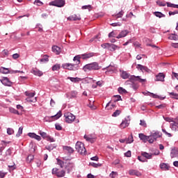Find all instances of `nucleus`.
Instances as JSON below:
<instances>
[{"instance_id": "45", "label": "nucleus", "mask_w": 178, "mask_h": 178, "mask_svg": "<svg viewBox=\"0 0 178 178\" xmlns=\"http://www.w3.org/2000/svg\"><path fill=\"white\" fill-rule=\"evenodd\" d=\"M120 113H122V111H120V110H116V111L112 114V116H113V118H116V117L119 116V115H120Z\"/></svg>"}, {"instance_id": "49", "label": "nucleus", "mask_w": 178, "mask_h": 178, "mask_svg": "<svg viewBox=\"0 0 178 178\" xmlns=\"http://www.w3.org/2000/svg\"><path fill=\"white\" fill-rule=\"evenodd\" d=\"M57 163L60 166V168H63V165H65V162H63L62 160L59 159H56Z\"/></svg>"}, {"instance_id": "43", "label": "nucleus", "mask_w": 178, "mask_h": 178, "mask_svg": "<svg viewBox=\"0 0 178 178\" xmlns=\"http://www.w3.org/2000/svg\"><path fill=\"white\" fill-rule=\"evenodd\" d=\"M33 159H34V155L29 154L26 158V162H28V163H30V162H31Z\"/></svg>"}, {"instance_id": "55", "label": "nucleus", "mask_w": 178, "mask_h": 178, "mask_svg": "<svg viewBox=\"0 0 178 178\" xmlns=\"http://www.w3.org/2000/svg\"><path fill=\"white\" fill-rule=\"evenodd\" d=\"M170 95H171L172 98H174V99H178V94L175 92H170Z\"/></svg>"}, {"instance_id": "28", "label": "nucleus", "mask_w": 178, "mask_h": 178, "mask_svg": "<svg viewBox=\"0 0 178 178\" xmlns=\"http://www.w3.org/2000/svg\"><path fill=\"white\" fill-rule=\"evenodd\" d=\"M52 51L56 54V55H59L60 54V47L58 46H53L52 47Z\"/></svg>"}, {"instance_id": "53", "label": "nucleus", "mask_w": 178, "mask_h": 178, "mask_svg": "<svg viewBox=\"0 0 178 178\" xmlns=\"http://www.w3.org/2000/svg\"><path fill=\"white\" fill-rule=\"evenodd\" d=\"M156 108H157V109H165V108H166V104H162L159 106H156Z\"/></svg>"}, {"instance_id": "8", "label": "nucleus", "mask_w": 178, "mask_h": 178, "mask_svg": "<svg viewBox=\"0 0 178 178\" xmlns=\"http://www.w3.org/2000/svg\"><path fill=\"white\" fill-rule=\"evenodd\" d=\"M130 80L131 81H138L139 83H145V81H147V79H141V76H131L130 77Z\"/></svg>"}, {"instance_id": "3", "label": "nucleus", "mask_w": 178, "mask_h": 178, "mask_svg": "<svg viewBox=\"0 0 178 178\" xmlns=\"http://www.w3.org/2000/svg\"><path fill=\"white\" fill-rule=\"evenodd\" d=\"M63 69H66L67 70H72L76 72L79 69V66L77 65H74V63H65L62 65Z\"/></svg>"}, {"instance_id": "50", "label": "nucleus", "mask_w": 178, "mask_h": 178, "mask_svg": "<svg viewBox=\"0 0 178 178\" xmlns=\"http://www.w3.org/2000/svg\"><path fill=\"white\" fill-rule=\"evenodd\" d=\"M14 133H15V130H13V129L12 128L7 129V134H8V136H12V134H13Z\"/></svg>"}, {"instance_id": "7", "label": "nucleus", "mask_w": 178, "mask_h": 178, "mask_svg": "<svg viewBox=\"0 0 178 178\" xmlns=\"http://www.w3.org/2000/svg\"><path fill=\"white\" fill-rule=\"evenodd\" d=\"M1 83L3 84V86H6L7 87H12L13 82L10 81L8 79V77H3L2 79L0 80Z\"/></svg>"}, {"instance_id": "27", "label": "nucleus", "mask_w": 178, "mask_h": 178, "mask_svg": "<svg viewBox=\"0 0 178 178\" xmlns=\"http://www.w3.org/2000/svg\"><path fill=\"white\" fill-rule=\"evenodd\" d=\"M67 80H70V81H72V83H79V81H81V79L79 78V77H70L68 76Z\"/></svg>"}, {"instance_id": "52", "label": "nucleus", "mask_w": 178, "mask_h": 178, "mask_svg": "<svg viewBox=\"0 0 178 178\" xmlns=\"http://www.w3.org/2000/svg\"><path fill=\"white\" fill-rule=\"evenodd\" d=\"M148 143H149V144H152L154 141H156V139H154V137L151 136V134L148 136Z\"/></svg>"}, {"instance_id": "54", "label": "nucleus", "mask_w": 178, "mask_h": 178, "mask_svg": "<svg viewBox=\"0 0 178 178\" xmlns=\"http://www.w3.org/2000/svg\"><path fill=\"white\" fill-rule=\"evenodd\" d=\"M118 35V33H116L115 31H111L110 33H108V37L109 38H116V35Z\"/></svg>"}, {"instance_id": "26", "label": "nucleus", "mask_w": 178, "mask_h": 178, "mask_svg": "<svg viewBox=\"0 0 178 178\" xmlns=\"http://www.w3.org/2000/svg\"><path fill=\"white\" fill-rule=\"evenodd\" d=\"M142 156L146 158V159H152V154L147 153L145 152H142L141 153Z\"/></svg>"}, {"instance_id": "4", "label": "nucleus", "mask_w": 178, "mask_h": 178, "mask_svg": "<svg viewBox=\"0 0 178 178\" xmlns=\"http://www.w3.org/2000/svg\"><path fill=\"white\" fill-rule=\"evenodd\" d=\"M62 117V111H58L56 115L51 116H46L44 118L45 122H54V120H58L59 118Z\"/></svg>"}, {"instance_id": "60", "label": "nucleus", "mask_w": 178, "mask_h": 178, "mask_svg": "<svg viewBox=\"0 0 178 178\" xmlns=\"http://www.w3.org/2000/svg\"><path fill=\"white\" fill-rule=\"evenodd\" d=\"M140 125L143 127H147V122H145V120H140Z\"/></svg>"}, {"instance_id": "25", "label": "nucleus", "mask_w": 178, "mask_h": 178, "mask_svg": "<svg viewBox=\"0 0 178 178\" xmlns=\"http://www.w3.org/2000/svg\"><path fill=\"white\" fill-rule=\"evenodd\" d=\"M106 69H107L108 72H116L117 70L116 66L113 65L111 64L108 65L107 67L104 68L103 70H105Z\"/></svg>"}, {"instance_id": "59", "label": "nucleus", "mask_w": 178, "mask_h": 178, "mask_svg": "<svg viewBox=\"0 0 178 178\" xmlns=\"http://www.w3.org/2000/svg\"><path fill=\"white\" fill-rule=\"evenodd\" d=\"M46 140H47V141H50V143H54V142H55V139H54V138H52V137H51V136H48V135H47V137L46 138Z\"/></svg>"}, {"instance_id": "23", "label": "nucleus", "mask_w": 178, "mask_h": 178, "mask_svg": "<svg viewBox=\"0 0 178 178\" xmlns=\"http://www.w3.org/2000/svg\"><path fill=\"white\" fill-rule=\"evenodd\" d=\"M83 138H85V140H86V141H89L92 144L93 143H95V138H93L91 135H88V136L85 135L83 136Z\"/></svg>"}, {"instance_id": "17", "label": "nucleus", "mask_w": 178, "mask_h": 178, "mask_svg": "<svg viewBox=\"0 0 178 178\" xmlns=\"http://www.w3.org/2000/svg\"><path fill=\"white\" fill-rule=\"evenodd\" d=\"M108 51H111V52H115L116 49H120V47L115 44H110L108 45Z\"/></svg>"}, {"instance_id": "22", "label": "nucleus", "mask_w": 178, "mask_h": 178, "mask_svg": "<svg viewBox=\"0 0 178 178\" xmlns=\"http://www.w3.org/2000/svg\"><path fill=\"white\" fill-rule=\"evenodd\" d=\"M165 74L163 73H159L156 76V81H164Z\"/></svg>"}, {"instance_id": "9", "label": "nucleus", "mask_w": 178, "mask_h": 178, "mask_svg": "<svg viewBox=\"0 0 178 178\" xmlns=\"http://www.w3.org/2000/svg\"><path fill=\"white\" fill-rule=\"evenodd\" d=\"M136 69H138V70H140V72H143V73H144V72H146V73H149L150 72V70L146 66L141 64H138L136 65Z\"/></svg>"}, {"instance_id": "32", "label": "nucleus", "mask_w": 178, "mask_h": 178, "mask_svg": "<svg viewBox=\"0 0 178 178\" xmlns=\"http://www.w3.org/2000/svg\"><path fill=\"white\" fill-rule=\"evenodd\" d=\"M80 56H76L74 57L73 60L74 62H75V63L74 65H76V66H79V65L80 64L81 61H80Z\"/></svg>"}, {"instance_id": "14", "label": "nucleus", "mask_w": 178, "mask_h": 178, "mask_svg": "<svg viewBox=\"0 0 178 178\" xmlns=\"http://www.w3.org/2000/svg\"><path fill=\"white\" fill-rule=\"evenodd\" d=\"M31 73L34 74V76H38V77H41V76L44 74L42 71H40V70L37 68H33L31 71Z\"/></svg>"}, {"instance_id": "48", "label": "nucleus", "mask_w": 178, "mask_h": 178, "mask_svg": "<svg viewBox=\"0 0 178 178\" xmlns=\"http://www.w3.org/2000/svg\"><path fill=\"white\" fill-rule=\"evenodd\" d=\"M39 134L42 137V138H47L48 137V134L42 131H40Z\"/></svg>"}, {"instance_id": "15", "label": "nucleus", "mask_w": 178, "mask_h": 178, "mask_svg": "<svg viewBox=\"0 0 178 178\" xmlns=\"http://www.w3.org/2000/svg\"><path fill=\"white\" fill-rule=\"evenodd\" d=\"M151 137H153V140H156L157 138H160V137H162V133L159 131H154L150 133Z\"/></svg>"}, {"instance_id": "6", "label": "nucleus", "mask_w": 178, "mask_h": 178, "mask_svg": "<svg viewBox=\"0 0 178 178\" xmlns=\"http://www.w3.org/2000/svg\"><path fill=\"white\" fill-rule=\"evenodd\" d=\"M65 120L66 123H73L74 120H76V116L73 115L72 113H65L64 114Z\"/></svg>"}, {"instance_id": "56", "label": "nucleus", "mask_w": 178, "mask_h": 178, "mask_svg": "<svg viewBox=\"0 0 178 178\" xmlns=\"http://www.w3.org/2000/svg\"><path fill=\"white\" fill-rule=\"evenodd\" d=\"M163 118L164 120H165V122H172V123L175 121V120H173V118H170L169 117L163 116Z\"/></svg>"}, {"instance_id": "19", "label": "nucleus", "mask_w": 178, "mask_h": 178, "mask_svg": "<svg viewBox=\"0 0 178 178\" xmlns=\"http://www.w3.org/2000/svg\"><path fill=\"white\" fill-rule=\"evenodd\" d=\"M159 166L160 168L164 171L169 170V169H170V165L166 163H161Z\"/></svg>"}, {"instance_id": "30", "label": "nucleus", "mask_w": 178, "mask_h": 178, "mask_svg": "<svg viewBox=\"0 0 178 178\" xmlns=\"http://www.w3.org/2000/svg\"><path fill=\"white\" fill-rule=\"evenodd\" d=\"M64 151H67L69 154H73L74 152V149L72 147L69 146H63Z\"/></svg>"}, {"instance_id": "21", "label": "nucleus", "mask_w": 178, "mask_h": 178, "mask_svg": "<svg viewBox=\"0 0 178 178\" xmlns=\"http://www.w3.org/2000/svg\"><path fill=\"white\" fill-rule=\"evenodd\" d=\"M138 137H139L140 140H141L142 141H143V143H147V142H148V139L149 138L148 137V136L144 135V134H138Z\"/></svg>"}, {"instance_id": "41", "label": "nucleus", "mask_w": 178, "mask_h": 178, "mask_svg": "<svg viewBox=\"0 0 178 178\" xmlns=\"http://www.w3.org/2000/svg\"><path fill=\"white\" fill-rule=\"evenodd\" d=\"M8 168H9V172H13V170H15L16 169V164H15V163H13L12 165H8Z\"/></svg>"}, {"instance_id": "10", "label": "nucleus", "mask_w": 178, "mask_h": 178, "mask_svg": "<svg viewBox=\"0 0 178 178\" xmlns=\"http://www.w3.org/2000/svg\"><path fill=\"white\" fill-rule=\"evenodd\" d=\"M170 127L173 131H178V119L177 118H176L175 120L170 124Z\"/></svg>"}, {"instance_id": "16", "label": "nucleus", "mask_w": 178, "mask_h": 178, "mask_svg": "<svg viewBox=\"0 0 178 178\" xmlns=\"http://www.w3.org/2000/svg\"><path fill=\"white\" fill-rule=\"evenodd\" d=\"M129 124H130V120L127 119H124V120H122V123L120 124V127L121 129H126V127H129Z\"/></svg>"}, {"instance_id": "33", "label": "nucleus", "mask_w": 178, "mask_h": 178, "mask_svg": "<svg viewBox=\"0 0 178 178\" xmlns=\"http://www.w3.org/2000/svg\"><path fill=\"white\" fill-rule=\"evenodd\" d=\"M121 77L126 80V79H129V77H130V74L127 73V72L123 71L121 74Z\"/></svg>"}, {"instance_id": "20", "label": "nucleus", "mask_w": 178, "mask_h": 178, "mask_svg": "<svg viewBox=\"0 0 178 178\" xmlns=\"http://www.w3.org/2000/svg\"><path fill=\"white\" fill-rule=\"evenodd\" d=\"M77 91L72 90L70 92L67 94V98H76L77 97Z\"/></svg>"}, {"instance_id": "46", "label": "nucleus", "mask_w": 178, "mask_h": 178, "mask_svg": "<svg viewBox=\"0 0 178 178\" xmlns=\"http://www.w3.org/2000/svg\"><path fill=\"white\" fill-rule=\"evenodd\" d=\"M118 92L119 94H126V92H127V91L126 90V89L120 87L118 88Z\"/></svg>"}, {"instance_id": "44", "label": "nucleus", "mask_w": 178, "mask_h": 178, "mask_svg": "<svg viewBox=\"0 0 178 178\" xmlns=\"http://www.w3.org/2000/svg\"><path fill=\"white\" fill-rule=\"evenodd\" d=\"M90 165L92 166V168H101V166H102V164L95 163H90Z\"/></svg>"}, {"instance_id": "35", "label": "nucleus", "mask_w": 178, "mask_h": 178, "mask_svg": "<svg viewBox=\"0 0 178 178\" xmlns=\"http://www.w3.org/2000/svg\"><path fill=\"white\" fill-rule=\"evenodd\" d=\"M124 15V11H123V10H122L118 13L113 15V16L115 17V19H119L120 17H122Z\"/></svg>"}, {"instance_id": "11", "label": "nucleus", "mask_w": 178, "mask_h": 178, "mask_svg": "<svg viewBox=\"0 0 178 178\" xmlns=\"http://www.w3.org/2000/svg\"><path fill=\"white\" fill-rule=\"evenodd\" d=\"M129 33H130L129 30H122L120 31L119 35L116 36V38H118V40L120 38H124V37H126L129 34Z\"/></svg>"}, {"instance_id": "64", "label": "nucleus", "mask_w": 178, "mask_h": 178, "mask_svg": "<svg viewBox=\"0 0 178 178\" xmlns=\"http://www.w3.org/2000/svg\"><path fill=\"white\" fill-rule=\"evenodd\" d=\"M7 173L6 172H3L2 171H0V178H3L5 177V176H6Z\"/></svg>"}, {"instance_id": "34", "label": "nucleus", "mask_w": 178, "mask_h": 178, "mask_svg": "<svg viewBox=\"0 0 178 178\" xmlns=\"http://www.w3.org/2000/svg\"><path fill=\"white\" fill-rule=\"evenodd\" d=\"M65 175H66V172L65 170L58 171L56 173L57 177H65Z\"/></svg>"}, {"instance_id": "40", "label": "nucleus", "mask_w": 178, "mask_h": 178, "mask_svg": "<svg viewBox=\"0 0 178 178\" xmlns=\"http://www.w3.org/2000/svg\"><path fill=\"white\" fill-rule=\"evenodd\" d=\"M25 95L29 98H34L35 92H25Z\"/></svg>"}, {"instance_id": "31", "label": "nucleus", "mask_w": 178, "mask_h": 178, "mask_svg": "<svg viewBox=\"0 0 178 178\" xmlns=\"http://www.w3.org/2000/svg\"><path fill=\"white\" fill-rule=\"evenodd\" d=\"M170 156L172 159L173 158H177L178 156V151L175 149H172L170 152Z\"/></svg>"}, {"instance_id": "62", "label": "nucleus", "mask_w": 178, "mask_h": 178, "mask_svg": "<svg viewBox=\"0 0 178 178\" xmlns=\"http://www.w3.org/2000/svg\"><path fill=\"white\" fill-rule=\"evenodd\" d=\"M34 5H37L38 6H41V5H42V3L40 0H35L34 2Z\"/></svg>"}, {"instance_id": "63", "label": "nucleus", "mask_w": 178, "mask_h": 178, "mask_svg": "<svg viewBox=\"0 0 178 178\" xmlns=\"http://www.w3.org/2000/svg\"><path fill=\"white\" fill-rule=\"evenodd\" d=\"M55 127L56 130H62V127L59 124H56Z\"/></svg>"}, {"instance_id": "42", "label": "nucleus", "mask_w": 178, "mask_h": 178, "mask_svg": "<svg viewBox=\"0 0 178 178\" xmlns=\"http://www.w3.org/2000/svg\"><path fill=\"white\" fill-rule=\"evenodd\" d=\"M23 134V127H20L18 129V131L16 134V137H20Z\"/></svg>"}, {"instance_id": "24", "label": "nucleus", "mask_w": 178, "mask_h": 178, "mask_svg": "<svg viewBox=\"0 0 178 178\" xmlns=\"http://www.w3.org/2000/svg\"><path fill=\"white\" fill-rule=\"evenodd\" d=\"M67 20H70L71 22H76L77 20H81V18L80 17H77V15H74L68 17Z\"/></svg>"}, {"instance_id": "57", "label": "nucleus", "mask_w": 178, "mask_h": 178, "mask_svg": "<svg viewBox=\"0 0 178 178\" xmlns=\"http://www.w3.org/2000/svg\"><path fill=\"white\" fill-rule=\"evenodd\" d=\"M49 60L48 56H44L43 58L40 59V62H48Z\"/></svg>"}, {"instance_id": "1", "label": "nucleus", "mask_w": 178, "mask_h": 178, "mask_svg": "<svg viewBox=\"0 0 178 178\" xmlns=\"http://www.w3.org/2000/svg\"><path fill=\"white\" fill-rule=\"evenodd\" d=\"M99 69H101V67L97 62L86 64L83 67V70H84L85 72H90L91 70H99Z\"/></svg>"}, {"instance_id": "18", "label": "nucleus", "mask_w": 178, "mask_h": 178, "mask_svg": "<svg viewBox=\"0 0 178 178\" xmlns=\"http://www.w3.org/2000/svg\"><path fill=\"white\" fill-rule=\"evenodd\" d=\"M129 173L131 176H137L138 177L141 176V172L137 170H129Z\"/></svg>"}, {"instance_id": "29", "label": "nucleus", "mask_w": 178, "mask_h": 178, "mask_svg": "<svg viewBox=\"0 0 178 178\" xmlns=\"http://www.w3.org/2000/svg\"><path fill=\"white\" fill-rule=\"evenodd\" d=\"M0 73H2L3 74H8V73H12V71H10L9 68L1 67L0 68Z\"/></svg>"}, {"instance_id": "38", "label": "nucleus", "mask_w": 178, "mask_h": 178, "mask_svg": "<svg viewBox=\"0 0 178 178\" xmlns=\"http://www.w3.org/2000/svg\"><path fill=\"white\" fill-rule=\"evenodd\" d=\"M154 16H156V17H159V18H161V17H165V15L164 14H163L162 13H161V12H154Z\"/></svg>"}, {"instance_id": "61", "label": "nucleus", "mask_w": 178, "mask_h": 178, "mask_svg": "<svg viewBox=\"0 0 178 178\" xmlns=\"http://www.w3.org/2000/svg\"><path fill=\"white\" fill-rule=\"evenodd\" d=\"M102 48H104V49H108L109 47V43H104L101 45Z\"/></svg>"}, {"instance_id": "47", "label": "nucleus", "mask_w": 178, "mask_h": 178, "mask_svg": "<svg viewBox=\"0 0 178 178\" xmlns=\"http://www.w3.org/2000/svg\"><path fill=\"white\" fill-rule=\"evenodd\" d=\"M134 140L133 139V136H130L127 138V144H131Z\"/></svg>"}, {"instance_id": "5", "label": "nucleus", "mask_w": 178, "mask_h": 178, "mask_svg": "<svg viewBox=\"0 0 178 178\" xmlns=\"http://www.w3.org/2000/svg\"><path fill=\"white\" fill-rule=\"evenodd\" d=\"M65 4L66 1L65 0H54L49 3L50 6H56L57 8H63Z\"/></svg>"}, {"instance_id": "12", "label": "nucleus", "mask_w": 178, "mask_h": 178, "mask_svg": "<svg viewBox=\"0 0 178 178\" xmlns=\"http://www.w3.org/2000/svg\"><path fill=\"white\" fill-rule=\"evenodd\" d=\"M92 56H95V53L94 52L85 53L81 55V58H82V59L83 60L90 59V58H92Z\"/></svg>"}, {"instance_id": "2", "label": "nucleus", "mask_w": 178, "mask_h": 178, "mask_svg": "<svg viewBox=\"0 0 178 178\" xmlns=\"http://www.w3.org/2000/svg\"><path fill=\"white\" fill-rule=\"evenodd\" d=\"M75 148L79 154H81V155H86L87 150L86 149V147H84V144L83 143L77 142L75 145Z\"/></svg>"}, {"instance_id": "37", "label": "nucleus", "mask_w": 178, "mask_h": 178, "mask_svg": "<svg viewBox=\"0 0 178 178\" xmlns=\"http://www.w3.org/2000/svg\"><path fill=\"white\" fill-rule=\"evenodd\" d=\"M60 70V64H56L52 67L53 72H58Z\"/></svg>"}, {"instance_id": "13", "label": "nucleus", "mask_w": 178, "mask_h": 178, "mask_svg": "<svg viewBox=\"0 0 178 178\" xmlns=\"http://www.w3.org/2000/svg\"><path fill=\"white\" fill-rule=\"evenodd\" d=\"M73 168H74V163H65V169H66L67 173H70L73 170Z\"/></svg>"}, {"instance_id": "36", "label": "nucleus", "mask_w": 178, "mask_h": 178, "mask_svg": "<svg viewBox=\"0 0 178 178\" xmlns=\"http://www.w3.org/2000/svg\"><path fill=\"white\" fill-rule=\"evenodd\" d=\"M8 110L10 113H14V115H19V111L13 107H10Z\"/></svg>"}, {"instance_id": "39", "label": "nucleus", "mask_w": 178, "mask_h": 178, "mask_svg": "<svg viewBox=\"0 0 178 178\" xmlns=\"http://www.w3.org/2000/svg\"><path fill=\"white\" fill-rule=\"evenodd\" d=\"M169 40H173L174 41H177L178 40V35H176V34H171L170 36H169Z\"/></svg>"}, {"instance_id": "58", "label": "nucleus", "mask_w": 178, "mask_h": 178, "mask_svg": "<svg viewBox=\"0 0 178 178\" xmlns=\"http://www.w3.org/2000/svg\"><path fill=\"white\" fill-rule=\"evenodd\" d=\"M6 156H10L12 155V149H8L6 152Z\"/></svg>"}, {"instance_id": "51", "label": "nucleus", "mask_w": 178, "mask_h": 178, "mask_svg": "<svg viewBox=\"0 0 178 178\" xmlns=\"http://www.w3.org/2000/svg\"><path fill=\"white\" fill-rule=\"evenodd\" d=\"M157 5H159V6H166V2L165 1H156Z\"/></svg>"}]
</instances>
